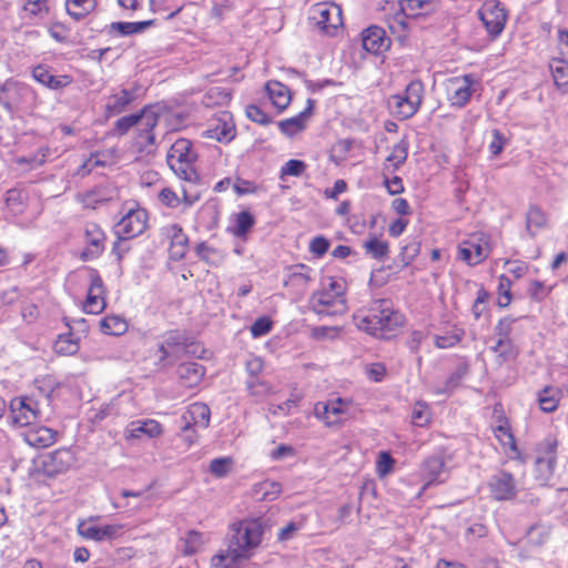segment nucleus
<instances>
[{
	"label": "nucleus",
	"instance_id": "60",
	"mask_svg": "<svg viewBox=\"0 0 568 568\" xmlns=\"http://www.w3.org/2000/svg\"><path fill=\"white\" fill-rule=\"evenodd\" d=\"M240 560L231 555V545L229 544L226 551H220L211 558L210 568H232Z\"/></svg>",
	"mask_w": 568,
	"mask_h": 568
},
{
	"label": "nucleus",
	"instance_id": "31",
	"mask_svg": "<svg viewBox=\"0 0 568 568\" xmlns=\"http://www.w3.org/2000/svg\"><path fill=\"white\" fill-rule=\"evenodd\" d=\"M313 109L314 101L312 99H308L307 105L304 111L300 112L295 116L278 122L280 131L286 136H294L297 133L304 131L306 128L307 120L313 112Z\"/></svg>",
	"mask_w": 568,
	"mask_h": 568
},
{
	"label": "nucleus",
	"instance_id": "14",
	"mask_svg": "<svg viewBox=\"0 0 568 568\" xmlns=\"http://www.w3.org/2000/svg\"><path fill=\"white\" fill-rule=\"evenodd\" d=\"M478 81L473 73L453 77L445 82V97L449 105L462 109L466 106L477 85Z\"/></svg>",
	"mask_w": 568,
	"mask_h": 568
},
{
	"label": "nucleus",
	"instance_id": "13",
	"mask_svg": "<svg viewBox=\"0 0 568 568\" xmlns=\"http://www.w3.org/2000/svg\"><path fill=\"white\" fill-rule=\"evenodd\" d=\"M488 497L494 501H514L520 491V480L504 468L490 475L486 481Z\"/></svg>",
	"mask_w": 568,
	"mask_h": 568
},
{
	"label": "nucleus",
	"instance_id": "53",
	"mask_svg": "<svg viewBox=\"0 0 568 568\" xmlns=\"http://www.w3.org/2000/svg\"><path fill=\"white\" fill-rule=\"evenodd\" d=\"M95 8V2H65L68 14L75 21L84 19Z\"/></svg>",
	"mask_w": 568,
	"mask_h": 568
},
{
	"label": "nucleus",
	"instance_id": "50",
	"mask_svg": "<svg viewBox=\"0 0 568 568\" xmlns=\"http://www.w3.org/2000/svg\"><path fill=\"white\" fill-rule=\"evenodd\" d=\"M432 412L429 405L424 400H417L414 404L412 413V423L417 427H426L430 424Z\"/></svg>",
	"mask_w": 568,
	"mask_h": 568
},
{
	"label": "nucleus",
	"instance_id": "45",
	"mask_svg": "<svg viewBox=\"0 0 568 568\" xmlns=\"http://www.w3.org/2000/svg\"><path fill=\"white\" fill-rule=\"evenodd\" d=\"M80 349L79 338L72 333L61 334L54 343V351L59 355L72 356Z\"/></svg>",
	"mask_w": 568,
	"mask_h": 568
},
{
	"label": "nucleus",
	"instance_id": "20",
	"mask_svg": "<svg viewBox=\"0 0 568 568\" xmlns=\"http://www.w3.org/2000/svg\"><path fill=\"white\" fill-rule=\"evenodd\" d=\"M148 227L145 210L131 209L115 225V233L121 240H130L141 235Z\"/></svg>",
	"mask_w": 568,
	"mask_h": 568
},
{
	"label": "nucleus",
	"instance_id": "41",
	"mask_svg": "<svg viewBox=\"0 0 568 568\" xmlns=\"http://www.w3.org/2000/svg\"><path fill=\"white\" fill-rule=\"evenodd\" d=\"M493 433L499 445L505 452L519 456L520 452L516 443L515 435L510 426H494Z\"/></svg>",
	"mask_w": 568,
	"mask_h": 568
},
{
	"label": "nucleus",
	"instance_id": "49",
	"mask_svg": "<svg viewBox=\"0 0 568 568\" xmlns=\"http://www.w3.org/2000/svg\"><path fill=\"white\" fill-rule=\"evenodd\" d=\"M513 283L509 277L505 274H500L498 276V286H497V305L500 308H506L510 305L513 301L511 294Z\"/></svg>",
	"mask_w": 568,
	"mask_h": 568
},
{
	"label": "nucleus",
	"instance_id": "36",
	"mask_svg": "<svg viewBox=\"0 0 568 568\" xmlns=\"http://www.w3.org/2000/svg\"><path fill=\"white\" fill-rule=\"evenodd\" d=\"M562 392L552 385H546L537 393L538 407L544 413H554L558 409Z\"/></svg>",
	"mask_w": 568,
	"mask_h": 568
},
{
	"label": "nucleus",
	"instance_id": "1",
	"mask_svg": "<svg viewBox=\"0 0 568 568\" xmlns=\"http://www.w3.org/2000/svg\"><path fill=\"white\" fill-rule=\"evenodd\" d=\"M356 328L372 337L389 341L406 325V316L389 300L381 298L353 315Z\"/></svg>",
	"mask_w": 568,
	"mask_h": 568
},
{
	"label": "nucleus",
	"instance_id": "18",
	"mask_svg": "<svg viewBox=\"0 0 568 568\" xmlns=\"http://www.w3.org/2000/svg\"><path fill=\"white\" fill-rule=\"evenodd\" d=\"M191 345H194V343L179 329L166 331L162 335V341L155 352L158 364L162 367L172 365L171 358L175 356L179 351L186 349Z\"/></svg>",
	"mask_w": 568,
	"mask_h": 568
},
{
	"label": "nucleus",
	"instance_id": "35",
	"mask_svg": "<svg viewBox=\"0 0 568 568\" xmlns=\"http://www.w3.org/2000/svg\"><path fill=\"white\" fill-rule=\"evenodd\" d=\"M178 374L181 383L185 387L194 388L202 383L206 369L199 363H185L179 366Z\"/></svg>",
	"mask_w": 568,
	"mask_h": 568
},
{
	"label": "nucleus",
	"instance_id": "47",
	"mask_svg": "<svg viewBox=\"0 0 568 568\" xmlns=\"http://www.w3.org/2000/svg\"><path fill=\"white\" fill-rule=\"evenodd\" d=\"M195 253L201 261L210 266L217 267L223 261V254L205 242L196 244Z\"/></svg>",
	"mask_w": 568,
	"mask_h": 568
},
{
	"label": "nucleus",
	"instance_id": "8",
	"mask_svg": "<svg viewBox=\"0 0 568 568\" xmlns=\"http://www.w3.org/2000/svg\"><path fill=\"white\" fill-rule=\"evenodd\" d=\"M515 321L511 316H504L495 325L496 339L490 351L495 355V364L499 367L516 362L519 356V347L511 338Z\"/></svg>",
	"mask_w": 568,
	"mask_h": 568
},
{
	"label": "nucleus",
	"instance_id": "16",
	"mask_svg": "<svg viewBox=\"0 0 568 568\" xmlns=\"http://www.w3.org/2000/svg\"><path fill=\"white\" fill-rule=\"evenodd\" d=\"M75 463V453L69 447H60L41 456L39 471L47 477L53 478L68 473Z\"/></svg>",
	"mask_w": 568,
	"mask_h": 568
},
{
	"label": "nucleus",
	"instance_id": "40",
	"mask_svg": "<svg viewBox=\"0 0 568 568\" xmlns=\"http://www.w3.org/2000/svg\"><path fill=\"white\" fill-rule=\"evenodd\" d=\"M550 73L557 89L568 93V62L564 59L555 58L549 63Z\"/></svg>",
	"mask_w": 568,
	"mask_h": 568
},
{
	"label": "nucleus",
	"instance_id": "37",
	"mask_svg": "<svg viewBox=\"0 0 568 568\" xmlns=\"http://www.w3.org/2000/svg\"><path fill=\"white\" fill-rule=\"evenodd\" d=\"M119 3L124 9H130L132 11L141 10L143 4L146 3L149 11L155 16L153 19H156V22L159 20H169L182 10V7L170 10L165 7L166 2H129V6H126V2Z\"/></svg>",
	"mask_w": 568,
	"mask_h": 568
},
{
	"label": "nucleus",
	"instance_id": "58",
	"mask_svg": "<svg viewBox=\"0 0 568 568\" xmlns=\"http://www.w3.org/2000/svg\"><path fill=\"white\" fill-rule=\"evenodd\" d=\"M245 115L252 122H255L260 125H270L273 120L261 106L256 104H248L245 108Z\"/></svg>",
	"mask_w": 568,
	"mask_h": 568
},
{
	"label": "nucleus",
	"instance_id": "59",
	"mask_svg": "<svg viewBox=\"0 0 568 568\" xmlns=\"http://www.w3.org/2000/svg\"><path fill=\"white\" fill-rule=\"evenodd\" d=\"M78 532L85 539L101 541V526L95 525L92 519L79 523Z\"/></svg>",
	"mask_w": 568,
	"mask_h": 568
},
{
	"label": "nucleus",
	"instance_id": "55",
	"mask_svg": "<svg viewBox=\"0 0 568 568\" xmlns=\"http://www.w3.org/2000/svg\"><path fill=\"white\" fill-rule=\"evenodd\" d=\"M262 190V185L257 184L254 181L245 180L241 176H236L233 182V191L237 196L256 194Z\"/></svg>",
	"mask_w": 568,
	"mask_h": 568
},
{
	"label": "nucleus",
	"instance_id": "46",
	"mask_svg": "<svg viewBox=\"0 0 568 568\" xmlns=\"http://www.w3.org/2000/svg\"><path fill=\"white\" fill-rule=\"evenodd\" d=\"M253 493L261 500H274L281 495L282 485L274 480H263L253 486Z\"/></svg>",
	"mask_w": 568,
	"mask_h": 568
},
{
	"label": "nucleus",
	"instance_id": "48",
	"mask_svg": "<svg viewBox=\"0 0 568 568\" xmlns=\"http://www.w3.org/2000/svg\"><path fill=\"white\" fill-rule=\"evenodd\" d=\"M365 253L375 260H384L389 253V244L387 241L376 236H371L364 244Z\"/></svg>",
	"mask_w": 568,
	"mask_h": 568
},
{
	"label": "nucleus",
	"instance_id": "33",
	"mask_svg": "<svg viewBox=\"0 0 568 568\" xmlns=\"http://www.w3.org/2000/svg\"><path fill=\"white\" fill-rule=\"evenodd\" d=\"M265 90L272 105L278 113H282L288 108L292 101V94L291 90L285 84L272 80L265 84Z\"/></svg>",
	"mask_w": 568,
	"mask_h": 568
},
{
	"label": "nucleus",
	"instance_id": "39",
	"mask_svg": "<svg viewBox=\"0 0 568 568\" xmlns=\"http://www.w3.org/2000/svg\"><path fill=\"white\" fill-rule=\"evenodd\" d=\"M526 231L534 237L538 232L547 226L548 219L546 213L537 205H530L526 213Z\"/></svg>",
	"mask_w": 568,
	"mask_h": 568
},
{
	"label": "nucleus",
	"instance_id": "62",
	"mask_svg": "<svg viewBox=\"0 0 568 568\" xmlns=\"http://www.w3.org/2000/svg\"><path fill=\"white\" fill-rule=\"evenodd\" d=\"M394 173L382 174L383 184L386 187L388 194L399 195L405 191V186L402 178L393 175Z\"/></svg>",
	"mask_w": 568,
	"mask_h": 568
},
{
	"label": "nucleus",
	"instance_id": "5",
	"mask_svg": "<svg viewBox=\"0 0 568 568\" xmlns=\"http://www.w3.org/2000/svg\"><path fill=\"white\" fill-rule=\"evenodd\" d=\"M494 248L493 237L484 231L469 233L459 242L456 257L466 265L474 267L485 262Z\"/></svg>",
	"mask_w": 568,
	"mask_h": 568
},
{
	"label": "nucleus",
	"instance_id": "54",
	"mask_svg": "<svg viewBox=\"0 0 568 568\" xmlns=\"http://www.w3.org/2000/svg\"><path fill=\"white\" fill-rule=\"evenodd\" d=\"M396 460L393 458L389 452H379L377 455L375 471L379 478H384L393 473Z\"/></svg>",
	"mask_w": 568,
	"mask_h": 568
},
{
	"label": "nucleus",
	"instance_id": "38",
	"mask_svg": "<svg viewBox=\"0 0 568 568\" xmlns=\"http://www.w3.org/2000/svg\"><path fill=\"white\" fill-rule=\"evenodd\" d=\"M445 459L443 456H429L423 463V476L426 479L425 487L434 484H440L444 479H440V475L445 470Z\"/></svg>",
	"mask_w": 568,
	"mask_h": 568
},
{
	"label": "nucleus",
	"instance_id": "30",
	"mask_svg": "<svg viewBox=\"0 0 568 568\" xmlns=\"http://www.w3.org/2000/svg\"><path fill=\"white\" fill-rule=\"evenodd\" d=\"M136 99V89H122L119 92L109 95L104 106V113L108 118L119 115Z\"/></svg>",
	"mask_w": 568,
	"mask_h": 568
},
{
	"label": "nucleus",
	"instance_id": "26",
	"mask_svg": "<svg viewBox=\"0 0 568 568\" xmlns=\"http://www.w3.org/2000/svg\"><path fill=\"white\" fill-rule=\"evenodd\" d=\"M184 424V430L189 428L205 429L210 425L211 409L201 402L190 404L181 416Z\"/></svg>",
	"mask_w": 568,
	"mask_h": 568
},
{
	"label": "nucleus",
	"instance_id": "61",
	"mask_svg": "<svg viewBox=\"0 0 568 568\" xmlns=\"http://www.w3.org/2000/svg\"><path fill=\"white\" fill-rule=\"evenodd\" d=\"M463 338V331L453 332L446 335H436L434 338L437 348H452L458 345Z\"/></svg>",
	"mask_w": 568,
	"mask_h": 568
},
{
	"label": "nucleus",
	"instance_id": "2",
	"mask_svg": "<svg viewBox=\"0 0 568 568\" xmlns=\"http://www.w3.org/2000/svg\"><path fill=\"white\" fill-rule=\"evenodd\" d=\"M267 526L261 517H247L230 526L231 555L235 559H248L263 541Z\"/></svg>",
	"mask_w": 568,
	"mask_h": 568
},
{
	"label": "nucleus",
	"instance_id": "32",
	"mask_svg": "<svg viewBox=\"0 0 568 568\" xmlns=\"http://www.w3.org/2000/svg\"><path fill=\"white\" fill-rule=\"evenodd\" d=\"M164 429L160 422L155 419H144L132 422L128 428V439H139L143 435L149 438H158Z\"/></svg>",
	"mask_w": 568,
	"mask_h": 568
},
{
	"label": "nucleus",
	"instance_id": "4",
	"mask_svg": "<svg viewBox=\"0 0 568 568\" xmlns=\"http://www.w3.org/2000/svg\"><path fill=\"white\" fill-rule=\"evenodd\" d=\"M197 154L189 139H178L170 148L166 162L174 174L189 183L199 184L200 174L194 168Z\"/></svg>",
	"mask_w": 568,
	"mask_h": 568
},
{
	"label": "nucleus",
	"instance_id": "28",
	"mask_svg": "<svg viewBox=\"0 0 568 568\" xmlns=\"http://www.w3.org/2000/svg\"><path fill=\"white\" fill-rule=\"evenodd\" d=\"M32 78L41 85L50 90H62L73 82L70 74L54 75L50 72L49 67L44 64L36 65L31 71Z\"/></svg>",
	"mask_w": 568,
	"mask_h": 568
},
{
	"label": "nucleus",
	"instance_id": "52",
	"mask_svg": "<svg viewBox=\"0 0 568 568\" xmlns=\"http://www.w3.org/2000/svg\"><path fill=\"white\" fill-rule=\"evenodd\" d=\"M306 169L307 164L304 161L291 159L281 166L278 176L281 180H285L287 176L300 178Z\"/></svg>",
	"mask_w": 568,
	"mask_h": 568
},
{
	"label": "nucleus",
	"instance_id": "7",
	"mask_svg": "<svg viewBox=\"0 0 568 568\" xmlns=\"http://www.w3.org/2000/svg\"><path fill=\"white\" fill-rule=\"evenodd\" d=\"M425 85L419 79L412 80L403 93L393 94L388 99L390 112L400 121L413 118L424 101Z\"/></svg>",
	"mask_w": 568,
	"mask_h": 568
},
{
	"label": "nucleus",
	"instance_id": "17",
	"mask_svg": "<svg viewBox=\"0 0 568 568\" xmlns=\"http://www.w3.org/2000/svg\"><path fill=\"white\" fill-rule=\"evenodd\" d=\"M87 272L89 286L85 298L82 302V311L87 314L98 315L106 307V287L95 268L89 267Z\"/></svg>",
	"mask_w": 568,
	"mask_h": 568
},
{
	"label": "nucleus",
	"instance_id": "56",
	"mask_svg": "<svg viewBox=\"0 0 568 568\" xmlns=\"http://www.w3.org/2000/svg\"><path fill=\"white\" fill-rule=\"evenodd\" d=\"M234 460L232 457H220L211 460L209 469L210 473L217 477H225L232 469Z\"/></svg>",
	"mask_w": 568,
	"mask_h": 568
},
{
	"label": "nucleus",
	"instance_id": "19",
	"mask_svg": "<svg viewBox=\"0 0 568 568\" xmlns=\"http://www.w3.org/2000/svg\"><path fill=\"white\" fill-rule=\"evenodd\" d=\"M314 282V271L311 266L300 263L288 267L283 282L284 288L296 298H302Z\"/></svg>",
	"mask_w": 568,
	"mask_h": 568
},
{
	"label": "nucleus",
	"instance_id": "29",
	"mask_svg": "<svg viewBox=\"0 0 568 568\" xmlns=\"http://www.w3.org/2000/svg\"><path fill=\"white\" fill-rule=\"evenodd\" d=\"M59 433L50 427L40 425L30 427L23 435L24 442L33 448L43 449L57 443Z\"/></svg>",
	"mask_w": 568,
	"mask_h": 568
},
{
	"label": "nucleus",
	"instance_id": "44",
	"mask_svg": "<svg viewBox=\"0 0 568 568\" xmlns=\"http://www.w3.org/2000/svg\"><path fill=\"white\" fill-rule=\"evenodd\" d=\"M155 23L156 19H144L136 22H113L111 23V29L121 36H130L140 33Z\"/></svg>",
	"mask_w": 568,
	"mask_h": 568
},
{
	"label": "nucleus",
	"instance_id": "51",
	"mask_svg": "<svg viewBox=\"0 0 568 568\" xmlns=\"http://www.w3.org/2000/svg\"><path fill=\"white\" fill-rule=\"evenodd\" d=\"M144 115V108L136 114H130L118 119L114 123V131L118 135L126 134L131 129H135Z\"/></svg>",
	"mask_w": 568,
	"mask_h": 568
},
{
	"label": "nucleus",
	"instance_id": "10",
	"mask_svg": "<svg viewBox=\"0 0 568 568\" xmlns=\"http://www.w3.org/2000/svg\"><path fill=\"white\" fill-rule=\"evenodd\" d=\"M353 406L354 400L352 398L335 397L325 402H317L314 405V415L326 427H341L353 418Z\"/></svg>",
	"mask_w": 568,
	"mask_h": 568
},
{
	"label": "nucleus",
	"instance_id": "3",
	"mask_svg": "<svg viewBox=\"0 0 568 568\" xmlns=\"http://www.w3.org/2000/svg\"><path fill=\"white\" fill-rule=\"evenodd\" d=\"M346 283L341 277L328 276L322 287L310 298V307L317 315L336 316L346 313Z\"/></svg>",
	"mask_w": 568,
	"mask_h": 568
},
{
	"label": "nucleus",
	"instance_id": "15",
	"mask_svg": "<svg viewBox=\"0 0 568 568\" xmlns=\"http://www.w3.org/2000/svg\"><path fill=\"white\" fill-rule=\"evenodd\" d=\"M159 124V115L149 108H144V115L133 131L131 149L138 154L150 153L155 144L154 129Z\"/></svg>",
	"mask_w": 568,
	"mask_h": 568
},
{
	"label": "nucleus",
	"instance_id": "24",
	"mask_svg": "<svg viewBox=\"0 0 568 568\" xmlns=\"http://www.w3.org/2000/svg\"><path fill=\"white\" fill-rule=\"evenodd\" d=\"M479 18L487 32L496 38L505 28L507 10L501 6V2H484L479 9Z\"/></svg>",
	"mask_w": 568,
	"mask_h": 568
},
{
	"label": "nucleus",
	"instance_id": "25",
	"mask_svg": "<svg viewBox=\"0 0 568 568\" xmlns=\"http://www.w3.org/2000/svg\"><path fill=\"white\" fill-rule=\"evenodd\" d=\"M181 193L182 196L180 197L174 189L163 186L158 193V200L168 209H176L180 204H183L185 207H191L201 197L199 192H192L184 186H182Z\"/></svg>",
	"mask_w": 568,
	"mask_h": 568
},
{
	"label": "nucleus",
	"instance_id": "27",
	"mask_svg": "<svg viewBox=\"0 0 568 568\" xmlns=\"http://www.w3.org/2000/svg\"><path fill=\"white\" fill-rule=\"evenodd\" d=\"M390 41L385 30L377 26H371L362 32V45L372 54H381L389 48Z\"/></svg>",
	"mask_w": 568,
	"mask_h": 568
},
{
	"label": "nucleus",
	"instance_id": "42",
	"mask_svg": "<svg viewBox=\"0 0 568 568\" xmlns=\"http://www.w3.org/2000/svg\"><path fill=\"white\" fill-rule=\"evenodd\" d=\"M128 327L126 320L120 315H108L100 321V329L105 335L121 336Z\"/></svg>",
	"mask_w": 568,
	"mask_h": 568
},
{
	"label": "nucleus",
	"instance_id": "11",
	"mask_svg": "<svg viewBox=\"0 0 568 568\" xmlns=\"http://www.w3.org/2000/svg\"><path fill=\"white\" fill-rule=\"evenodd\" d=\"M308 18L326 36H336L343 28V10L337 2H315Z\"/></svg>",
	"mask_w": 568,
	"mask_h": 568
},
{
	"label": "nucleus",
	"instance_id": "9",
	"mask_svg": "<svg viewBox=\"0 0 568 568\" xmlns=\"http://www.w3.org/2000/svg\"><path fill=\"white\" fill-rule=\"evenodd\" d=\"M429 2H385L381 10L384 20L393 33L405 32L409 21L424 16L425 4Z\"/></svg>",
	"mask_w": 568,
	"mask_h": 568
},
{
	"label": "nucleus",
	"instance_id": "6",
	"mask_svg": "<svg viewBox=\"0 0 568 568\" xmlns=\"http://www.w3.org/2000/svg\"><path fill=\"white\" fill-rule=\"evenodd\" d=\"M559 440L556 435H548L535 448V478L540 485H554Z\"/></svg>",
	"mask_w": 568,
	"mask_h": 568
},
{
	"label": "nucleus",
	"instance_id": "22",
	"mask_svg": "<svg viewBox=\"0 0 568 568\" xmlns=\"http://www.w3.org/2000/svg\"><path fill=\"white\" fill-rule=\"evenodd\" d=\"M105 241L106 235L102 227L95 222H87L83 227L84 247L81 258L89 261L101 256L105 250Z\"/></svg>",
	"mask_w": 568,
	"mask_h": 568
},
{
	"label": "nucleus",
	"instance_id": "64",
	"mask_svg": "<svg viewBox=\"0 0 568 568\" xmlns=\"http://www.w3.org/2000/svg\"><path fill=\"white\" fill-rule=\"evenodd\" d=\"M202 544H203L202 532L196 531V530L189 531L186 535L185 547L183 550L184 555L191 556V555L195 554L200 549Z\"/></svg>",
	"mask_w": 568,
	"mask_h": 568
},
{
	"label": "nucleus",
	"instance_id": "21",
	"mask_svg": "<svg viewBox=\"0 0 568 568\" xmlns=\"http://www.w3.org/2000/svg\"><path fill=\"white\" fill-rule=\"evenodd\" d=\"M236 135L233 115L229 111H220L210 120L204 136L221 143L231 142Z\"/></svg>",
	"mask_w": 568,
	"mask_h": 568
},
{
	"label": "nucleus",
	"instance_id": "63",
	"mask_svg": "<svg viewBox=\"0 0 568 568\" xmlns=\"http://www.w3.org/2000/svg\"><path fill=\"white\" fill-rule=\"evenodd\" d=\"M508 140L498 129L491 130V141L489 142L488 150L494 156H498L505 149Z\"/></svg>",
	"mask_w": 568,
	"mask_h": 568
},
{
	"label": "nucleus",
	"instance_id": "34",
	"mask_svg": "<svg viewBox=\"0 0 568 568\" xmlns=\"http://www.w3.org/2000/svg\"><path fill=\"white\" fill-rule=\"evenodd\" d=\"M408 148L409 144L405 139L395 143L383 163L382 174L395 173L406 162Z\"/></svg>",
	"mask_w": 568,
	"mask_h": 568
},
{
	"label": "nucleus",
	"instance_id": "23",
	"mask_svg": "<svg viewBox=\"0 0 568 568\" xmlns=\"http://www.w3.org/2000/svg\"><path fill=\"white\" fill-rule=\"evenodd\" d=\"M163 241L169 243V254L174 261L182 260L189 251V237L178 223L164 225L160 230Z\"/></svg>",
	"mask_w": 568,
	"mask_h": 568
},
{
	"label": "nucleus",
	"instance_id": "57",
	"mask_svg": "<svg viewBox=\"0 0 568 568\" xmlns=\"http://www.w3.org/2000/svg\"><path fill=\"white\" fill-rule=\"evenodd\" d=\"M232 99L231 93L223 88H211L205 94V103L206 105H225Z\"/></svg>",
	"mask_w": 568,
	"mask_h": 568
},
{
	"label": "nucleus",
	"instance_id": "43",
	"mask_svg": "<svg viewBox=\"0 0 568 568\" xmlns=\"http://www.w3.org/2000/svg\"><path fill=\"white\" fill-rule=\"evenodd\" d=\"M255 224V219L247 210H243L235 214L234 225L231 229L235 237L245 239L247 233Z\"/></svg>",
	"mask_w": 568,
	"mask_h": 568
},
{
	"label": "nucleus",
	"instance_id": "12",
	"mask_svg": "<svg viewBox=\"0 0 568 568\" xmlns=\"http://www.w3.org/2000/svg\"><path fill=\"white\" fill-rule=\"evenodd\" d=\"M41 417V405L33 393L13 397L9 404V418L14 427L32 426Z\"/></svg>",
	"mask_w": 568,
	"mask_h": 568
}]
</instances>
